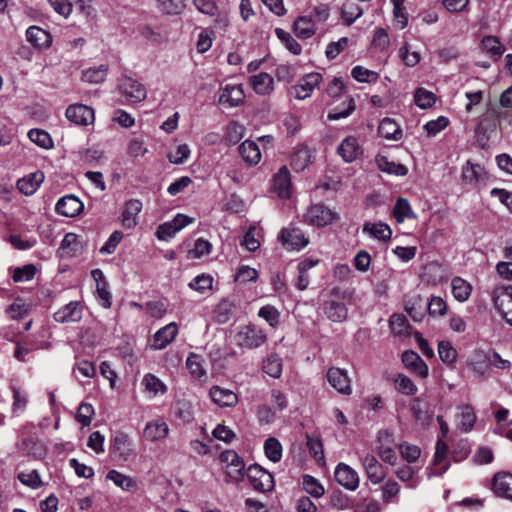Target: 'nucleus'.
<instances>
[{"instance_id": "nucleus-1", "label": "nucleus", "mask_w": 512, "mask_h": 512, "mask_svg": "<svg viewBox=\"0 0 512 512\" xmlns=\"http://www.w3.org/2000/svg\"><path fill=\"white\" fill-rule=\"evenodd\" d=\"M234 340L236 345L243 349H255L266 342L267 335L263 329L248 324L238 327Z\"/></svg>"}, {"instance_id": "nucleus-2", "label": "nucleus", "mask_w": 512, "mask_h": 512, "mask_svg": "<svg viewBox=\"0 0 512 512\" xmlns=\"http://www.w3.org/2000/svg\"><path fill=\"white\" fill-rule=\"evenodd\" d=\"M305 223L315 227H325L338 220V215L323 204L311 205L303 215Z\"/></svg>"}, {"instance_id": "nucleus-3", "label": "nucleus", "mask_w": 512, "mask_h": 512, "mask_svg": "<svg viewBox=\"0 0 512 512\" xmlns=\"http://www.w3.org/2000/svg\"><path fill=\"white\" fill-rule=\"evenodd\" d=\"M394 447L395 439L393 432L389 430L379 431L376 445L377 455L383 462L391 466H394L397 462V454Z\"/></svg>"}, {"instance_id": "nucleus-4", "label": "nucleus", "mask_w": 512, "mask_h": 512, "mask_svg": "<svg viewBox=\"0 0 512 512\" xmlns=\"http://www.w3.org/2000/svg\"><path fill=\"white\" fill-rule=\"evenodd\" d=\"M322 75L318 72H312L301 77L298 82L291 87V95L298 99L304 100L310 97L313 91L320 85Z\"/></svg>"}, {"instance_id": "nucleus-5", "label": "nucleus", "mask_w": 512, "mask_h": 512, "mask_svg": "<svg viewBox=\"0 0 512 512\" xmlns=\"http://www.w3.org/2000/svg\"><path fill=\"white\" fill-rule=\"evenodd\" d=\"M220 461L225 465V471L230 481L238 482L244 477L245 464L233 450H226L220 454Z\"/></svg>"}, {"instance_id": "nucleus-6", "label": "nucleus", "mask_w": 512, "mask_h": 512, "mask_svg": "<svg viewBox=\"0 0 512 512\" xmlns=\"http://www.w3.org/2000/svg\"><path fill=\"white\" fill-rule=\"evenodd\" d=\"M247 477L252 487L259 492H269L274 488L272 474L259 465H251L247 469Z\"/></svg>"}, {"instance_id": "nucleus-7", "label": "nucleus", "mask_w": 512, "mask_h": 512, "mask_svg": "<svg viewBox=\"0 0 512 512\" xmlns=\"http://www.w3.org/2000/svg\"><path fill=\"white\" fill-rule=\"evenodd\" d=\"M119 91L130 103L141 102L147 95L144 85L131 77H124L120 80Z\"/></svg>"}, {"instance_id": "nucleus-8", "label": "nucleus", "mask_w": 512, "mask_h": 512, "mask_svg": "<svg viewBox=\"0 0 512 512\" xmlns=\"http://www.w3.org/2000/svg\"><path fill=\"white\" fill-rule=\"evenodd\" d=\"M328 383L340 394L350 395L352 393L351 380L347 370L339 367H331L326 373Z\"/></svg>"}, {"instance_id": "nucleus-9", "label": "nucleus", "mask_w": 512, "mask_h": 512, "mask_svg": "<svg viewBox=\"0 0 512 512\" xmlns=\"http://www.w3.org/2000/svg\"><path fill=\"white\" fill-rule=\"evenodd\" d=\"M493 302L502 317L512 326V286L497 290Z\"/></svg>"}, {"instance_id": "nucleus-10", "label": "nucleus", "mask_w": 512, "mask_h": 512, "mask_svg": "<svg viewBox=\"0 0 512 512\" xmlns=\"http://www.w3.org/2000/svg\"><path fill=\"white\" fill-rule=\"evenodd\" d=\"M110 453L122 461L133 454V442L124 432H117L111 440Z\"/></svg>"}, {"instance_id": "nucleus-11", "label": "nucleus", "mask_w": 512, "mask_h": 512, "mask_svg": "<svg viewBox=\"0 0 512 512\" xmlns=\"http://www.w3.org/2000/svg\"><path fill=\"white\" fill-rule=\"evenodd\" d=\"M66 118L76 124L87 126L94 122V110L83 104H72L68 106L65 112Z\"/></svg>"}, {"instance_id": "nucleus-12", "label": "nucleus", "mask_w": 512, "mask_h": 512, "mask_svg": "<svg viewBox=\"0 0 512 512\" xmlns=\"http://www.w3.org/2000/svg\"><path fill=\"white\" fill-rule=\"evenodd\" d=\"M363 153L362 146L355 136H347L337 147V154L345 163H352Z\"/></svg>"}, {"instance_id": "nucleus-13", "label": "nucleus", "mask_w": 512, "mask_h": 512, "mask_svg": "<svg viewBox=\"0 0 512 512\" xmlns=\"http://www.w3.org/2000/svg\"><path fill=\"white\" fill-rule=\"evenodd\" d=\"M334 476L338 484L350 491H354L359 487L358 473L345 463H339L336 466Z\"/></svg>"}, {"instance_id": "nucleus-14", "label": "nucleus", "mask_w": 512, "mask_h": 512, "mask_svg": "<svg viewBox=\"0 0 512 512\" xmlns=\"http://www.w3.org/2000/svg\"><path fill=\"white\" fill-rule=\"evenodd\" d=\"M283 246L288 250H300L306 247L309 243L308 238L302 233L301 230L296 228L282 229L279 235Z\"/></svg>"}, {"instance_id": "nucleus-15", "label": "nucleus", "mask_w": 512, "mask_h": 512, "mask_svg": "<svg viewBox=\"0 0 512 512\" xmlns=\"http://www.w3.org/2000/svg\"><path fill=\"white\" fill-rule=\"evenodd\" d=\"M177 334L178 326L175 322H171L154 334L150 345L154 350H162L176 338Z\"/></svg>"}, {"instance_id": "nucleus-16", "label": "nucleus", "mask_w": 512, "mask_h": 512, "mask_svg": "<svg viewBox=\"0 0 512 512\" xmlns=\"http://www.w3.org/2000/svg\"><path fill=\"white\" fill-rule=\"evenodd\" d=\"M367 478L372 484L381 483L386 477V472L382 464L372 454H366L362 460Z\"/></svg>"}, {"instance_id": "nucleus-17", "label": "nucleus", "mask_w": 512, "mask_h": 512, "mask_svg": "<svg viewBox=\"0 0 512 512\" xmlns=\"http://www.w3.org/2000/svg\"><path fill=\"white\" fill-rule=\"evenodd\" d=\"M273 190L282 199H287L291 196V175L286 166H282L273 176Z\"/></svg>"}, {"instance_id": "nucleus-18", "label": "nucleus", "mask_w": 512, "mask_h": 512, "mask_svg": "<svg viewBox=\"0 0 512 512\" xmlns=\"http://www.w3.org/2000/svg\"><path fill=\"white\" fill-rule=\"evenodd\" d=\"M323 312L333 322H343L348 315L345 303L338 297L326 300L323 304Z\"/></svg>"}, {"instance_id": "nucleus-19", "label": "nucleus", "mask_w": 512, "mask_h": 512, "mask_svg": "<svg viewBox=\"0 0 512 512\" xmlns=\"http://www.w3.org/2000/svg\"><path fill=\"white\" fill-rule=\"evenodd\" d=\"M84 205L74 195H66L60 198L56 204L55 210L58 214L66 217H75L83 210Z\"/></svg>"}, {"instance_id": "nucleus-20", "label": "nucleus", "mask_w": 512, "mask_h": 512, "mask_svg": "<svg viewBox=\"0 0 512 512\" xmlns=\"http://www.w3.org/2000/svg\"><path fill=\"white\" fill-rule=\"evenodd\" d=\"M82 306L78 301H71L54 313L58 323L78 322L82 318Z\"/></svg>"}, {"instance_id": "nucleus-21", "label": "nucleus", "mask_w": 512, "mask_h": 512, "mask_svg": "<svg viewBox=\"0 0 512 512\" xmlns=\"http://www.w3.org/2000/svg\"><path fill=\"white\" fill-rule=\"evenodd\" d=\"M26 39L34 48L39 50L47 49L52 44L51 34L38 26H30L26 30Z\"/></svg>"}, {"instance_id": "nucleus-22", "label": "nucleus", "mask_w": 512, "mask_h": 512, "mask_svg": "<svg viewBox=\"0 0 512 512\" xmlns=\"http://www.w3.org/2000/svg\"><path fill=\"white\" fill-rule=\"evenodd\" d=\"M44 173L36 171L20 178L17 183V189L26 196L33 195L44 181Z\"/></svg>"}, {"instance_id": "nucleus-23", "label": "nucleus", "mask_w": 512, "mask_h": 512, "mask_svg": "<svg viewBox=\"0 0 512 512\" xmlns=\"http://www.w3.org/2000/svg\"><path fill=\"white\" fill-rule=\"evenodd\" d=\"M209 396L219 407H234L238 403L236 393L220 386H212L209 390Z\"/></svg>"}, {"instance_id": "nucleus-24", "label": "nucleus", "mask_w": 512, "mask_h": 512, "mask_svg": "<svg viewBox=\"0 0 512 512\" xmlns=\"http://www.w3.org/2000/svg\"><path fill=\"white\" fill-rule=\"evenodd\" d=\"M142 210V202L138 199H131L124 205L121 215L122 226L126 229H132L137 224V216Z\"/></svg>"}, {"instance_id": "nucleus-25", "label": "nucleus", "mask_w": 512, "mask_h": 512, "mask_svg": "<svg viewBox=\"0 0 512 512\" xmlns=\"http://www.w3.org/2000/svg\"><path fill=\"white\" fill-rule=\"evenodd\" d=\"M62 256L74 257L84 251L83 241L80 236L75 233H67L60 245Z\"/></svg>"}, {"instance_id": "nucleus-26", "label": "nucleus", "mask_w": 512, "mask_h": 512, "mask_svg": "<svg viewBox=\"0 0 512 512\" xmlns=\"http://www.w3.org/2000/svg\"><path fill=\"white\" fill-rule=\"evenodd\" d=\"M362 232L383 242L389 241L392 236L390 226L383 222H366L363 225Z\"/></svg>"}, {"instance_id": "nucleus-27", "label": "nucleus", "mask_w": 512, "mask_h": 512, "mask_svg": "<svg viewBox=\"0 0 512 512\" xmlns=\"http://www.w3.org/2000/svg\"><path fill=\"white\" fill-rule=\"evenodd\" d=\"M312 159V150L306 145H299L291 157L290 164L294 171L301 172L312 163Z\"/></svg>"}, {"instance_id": "nucleus-28", "label": "nucleus", "mask_w": 512, "mask_h": 512, "mask_svg": "<svg viewBox=\"0 0 512 512\" xmlns=\"http://www.w3.org/2000/svg\"><path fill=\"white\" fill-rule=\"evenodd\" d=\"M249 83L252 89L258 95H268L274 89L273 77L265 72L253 75L249 78Z\"/></svg>"}, {"instance_id": "nucleus-29", "label": "nucleus", "mask_w": 512, "mask_h": 512, "mask_svg": "<svg viewBox=\"0 0 512 512\" xmlns=\"http://www.w3.org/2000/svg\"><path fill=\"white\" fill-rule=\"evenodd\" d=\"M402 362L417 376L425 378L428 375V367L417 353L413 351H405L402 354Z\"/></svg>"}, {"instance_id": "nucleus-30", "label": "nucleus", "mask_w": 512, "mask_h": 512, "mask_svg": "<svg viewBox=\"0 0 512 512\" xmlns=\"http://www.w3.org/2000/svg\"><path fill=\"white\" fill-rule=\"evenodd\" d=\"M457 409V427L462 432L471 431L476 421V414L474 408L469 404H462L459 405Z\"/></svg>"}, {"instance_id": "nucleus-31", "label": "nucleus", "mask_w": 512, "mask_h": 512, "mask_svg": "<svg viewBox=\"0 0 512 512\" xmlns=\"http://www.w3.org/2000/svg\"><path fill=\"white\" fill-rule=\"evenodd\" d=\"M463 180L471 185H476L487 179V172L480 164L467 161L462 169Z\"/></svg>"}, {"instance_id": "nucleus-32", "label": "nucleus", "mask_w": 512, "mask_h": 512, "mask_svg": "<svg viewBox=\"0 0 512 512\" xmlns=\"http://www.w3.org/2000/svg\"><path fill=\"white\" fill-rule=\"evenodd\" d=\"M245 94L241 85H226L220 95V103L236 107L243 103Z\"/></svg>"}, {"instance_id": "nucleus-33", "label": "nucleus", "mask_w": 512, "mask_h": 512, "mask_svg": "<svg viewBox=\"0 0 512 512\" xmlns=\"http://www.w3.org/2000/svg\"><path fill=\"white\" fill-rule=\"evenodd\" d=\"M492 489L498 496L512 498V474L500 472L494 476Z\"/></svg>"}, {"instance_id": "nucleus-34", "label": "nucleus", "mask_w": 512, "mask_h": 512, "mask_svg": "<svg viewBox=\"0 0 512 512\" xmlns=\"http://www.w3.org/2000/svg\"><path fill=\"white\" fill-rule=\"evenodd\" d=\"M168 432V425L164 421L155 420L146 424L143 435L148 441H158L165 438Z\"/></svg>"}, {"instance_id": "nucleus-35", "label": "nucleus", "mask_w": 512, "mask_h": 512, "mask_svg": "<svg viewBox=\"0 0 512 512\" xmlns=\"http://www.w3.org/2000/svg\"><path fill=\"white\" fill-rule=\"evenodd\" d=\"M106 479L112 481L123 491L130 492L136 490L137 488V481L133 477L125 475L115 469H112L107 473Z\"/></svg>"}, {"instance_id": "nucleus-36", "label": "nucleus", "mask_w": 512, "mask_h": 512, "mask_svg": "<svg viewBox=\"0 0 512 512\" xmlns=\"http://www.w3.org/2000/svg\"><path fill=\"white\" fill-rule=\"evenodd\" d=\"M448 445L441 439L436 443L433 465L435 466V475H442L448 469L447 462Z\"/></svg>"}, {"instance_id": "nucleus-37", "label": "nucleus", "mask_w": 512, "mask_h": 512, "mask_svg": "<svg viewBox=\"0 0 512 512\" xmlns=\"http://www.w3.org/2000/svg\"><path fill=\"white\" fill-rule=\"evenodd\" d=\"M451 291L458 302H465L471 296L472 285L467 280L456 276L451 280Z\"/></svg>"}, {"instance_id": "nucleus-38", "label": "nucleus", "mask_w": 512, "mask_h": 512, "mask_svg": "<svg viewBox=\"0 0 512 512\" xmlns=\"http://www.w3.org/2000/svg\"><path fill=\"white\" fill-rule=\"evenodd\" d=\"M239 153L243 160L250 165H256L261 160V152L258 145L250 140L242 142L239 146Z\"/></svg>"}, {"instance_id": "nucleus-39", "label": "nucleus", "mask_w": 512, "mask_h": 512, "mask_svg": "<svg viewBox=\"0 0 512 512\" xmlns=\"http://www.w3.org/2000/svg\"><path fill=\"white\" fill-rule=\"evenodd\" d=\"M378 133L388 140H400L402 137V130L400 126L391 118H384L378 127Z\"/></svg>"}, {"instance_id": "nucleus-40", "label": "nucleus", "mask_w": 512, "mask_h": 512, "mask_svg": "<svg viewBox=\"0 0 512 512\" xmlns=\"http://www.w3.org/2000/svg\"><path fill=\"white\" fill-rule=\"evenodd\" d=\"M294 31L298 37L308 39L315 34L316 23L312 17H299L294 23Z\"/></svg>"}, {"instance_id": "nucleus-41", "label": "nucleus", "mask_w": 512, "mask_h": 512, "mask_svg": "<svg viewBox=\"0 0 512 512\" xmlns=\"http://www.w3.org/2000/svg\"><path fill=\"white\" fill-rule=\"evenodd\" d=\"M377 167L388 174L396 175V176H405L408 172L407 168L400 164L389 161L386 156L378 155L376 157Z\"/></svg>"}, {"instance_id": "nucleus-42", "label": "nucleus", "mask_w": 512, "mask_h": 512, "mask_svg": "<svg viewBox=\"0 0 512 512\" xmlns=\"http://www.w3.org/2000/svg\"><path fill=\"white\" fill-rule=\"evenodd\" d=\"M410 411L415 419L421 425H427L432 416L427 409V405L419 398H414L410 404Z\"/></svg>"}, {"instance_id": "nucleus-43", "label": "nucleus", "mask_w": 512, "mask_h": 512, "mask_svg": "<svg viewBox=\"0 0 512 512\" xmlns=\"http://www.w3.org/2000/svg\"><path fill=\"white\" fill-rule=\"evenodd\" d=\"M142 385L145 387V391L153 397L158 394L163 395L167 391L166 385L158 377L151 373L144 375L142 379Z\"/></svg>"}, {"instance_id": "nucleus-44", "label": "nucleus", "mask_w": 512, "mask_h": 512, "mask_svg": "<svg viewBox=\"0 0 512 512\" xmlns=\"http://www.w3.org/2000/svg\"><path fill=\"white\" fill-rule=\"evenodd\" d=\"M393 216L398 223H402L408 218L416 217L409 201L405 198L397 199L393 208Z\"/></svg>"}, {"instance_id": "nucleus-45", "label": "nucleus", "mask_w": 512, "mask_h": 512, "mask_svg": "<svg viewBox=\"0 0 512 512\" xmlns=\"http://www.w3.org/2000/svg\"><path fill=\"white\" fill-rule=\"evenodd\" d=\"M264 453L265 456L272 461L277 463L282 458L283 448L280 441L275 437H269L264 442Z\"/></svg>"}, {"instance_id": "nucleus-46", "label": "nucleus", "mask_w": 512, "mask_h": 512, "mask_svg": "<svg viewBox=\"0 0 512 512\" xmlns=\"http://www.w3.org/2000/svg\"><path fill=\"white\" fill-rule=\"evenodd\" d=\"M204 360L202 357L195 353H190L186 359V366L189 370L190 375L193 378L201 379L206 375V370L204 368Z\"/></svg>"}, {"instance_id": "nucleus-47", "label": "nucleus", "mask_w": 512, "mask_h": 512, "mask_svg": "<svg viewBox=\"0 0 512 512\" xmlns=\"http://www.w3.org/2000/svg\"><path fill=\"white\" fill-rule=\"evenodd\" d=\"M30 310L31 305L18 298L6 308L5 313L12 320H18L25 317L30 312Z\"/></svg>"}, {"instance_id": "nucleus-48", "label": "nucleus", "mask_w": 512, "mask_h": 512, "mask_svg": "<svg viewBox=\"0 0 512 512\" xmlns=\"http://www.w3.org/2000/svg\"><path fill=\"white\" fill-rule=\"evenodd\" d=\"M29 139L43 149H51L54 145L48 132L42 129H31L28 132Z\"/></svg>"}, {"instance_id": "nucleus-49", "label": "nucleus", "mask_w": 512, "mask_h": 512, "mask_svg": "<svg viewBox=\"0 0 512 512\" xmlns=\"http://www.w3.org/2000/svg\"><path fill=\"white\" fill-rule=\"evenodd\" d=\"M263 371L277 379L282 374V361L276 354H271L263 362Z\"/></svg>"}, {"instance_id": "nucleus-50", "label": "nucleus", "mask_w": 512, "mask_h": 512, "mask_svg": "<svg viewBox=\"0 0 512 512\" xmlns=\"http://www.w3.org/2000/svg\"><path fill=\"white\" fill-rule=\"evenodd\" d=\"M175 416L183 423H189L193 419V405L187 400H178L174 407Z\"/></svg>"}, {"instance_id": "nucleus-51", "label": "nucleus", "mask_w": 512, "mask_h": 512, "mask_svg": "<svg viewBox=\"0 0 512 512\" xmlns=\"http://www.w3.org/2000/svg\"><path fill=\"white\" fill-rule=\"evenodd\" d=\"M302 485L304 490L315 498L322 497L325 493L323 485L311 475L306 474L302 477Z\"/></svg>"}, {"instance_id": "nucleus-52", "label": "nucleus", "mask_w": 512, "mask_h": 512, "mask_svg": "<svg viewBox=\"0 0 512 512\" xmlns=\"http://www.w3.org/2000/svg\"><path fill=\"white\" fill-rule=\"evenodd\" d=\"M482 48L491 56H501L504 53V46L501 44L498 37L487 35L481 41Z\"/></svg>"}, {"instance_id": "nucleus-53", "label": "nucleus", "mask_w": 512, "mask_h": 512, "mask_svg": "<svg viewBox=\"0 0 512 512\" xmlns=\"http://www.w3.org/2000/svg\"><path fill=\"white\" fill-rule=\"evenodd\" d=\"M107 71L108 67L106 65L89 68L83 72L82 79L88 83L99 84L105 80Z\"/></svg>"}, {"instance_id": "nucleus-54", "label": "nucleus", "mask_w": 512, "mask_h": 512, "mask_svg": "<svg viewBox=\"0 0 512 512\" xmlns=\"http://www.w3.org/2000/svg\"><path fill=\"white\" fill-rule=\"evenodd\" d=\"M397 448L401 457L408 463L416 462L421 455V449L417 445L408 442L398 444Z\"/></svg>"}, {"instance_id": "nucleus-55", "label": "nucleus", "mask_w": 512, "mask_h": 512, "mask_svg": "<svg viewBox=\"0 0 512 512\" xmlns=\"http://www.w3.org/2000/svg\"><path fill=\"white\" fill-rule=\"evenodd\" d=\"M415 104L421 109L431 108L436 101V96L433 92L424 88H418L414 93Z\"/></svg>"}, {"instance_id": "nucleus-56", "label": "nucleus", "mask_w": 512, "mask_h": 512, "mask_svg": "<svg viewBox=\"0 0 512 512\" xmlns=\"http://www.w3.org/2000/svg\"><path fill=\"white\" fill-rule=\"evenodd\" d=\"M362 9L354 1H346L342 7V17L346 25H351L361 15Z\"/></svg>"}, {"instance_id": "nucleus-57", "label": "nucleus", "mask_w": 512, "mask_h": 512, "mask_svg": "<svg viewBox=\"0 0 512 512\" xmlns=\"http://www.w3.org/2000/svg\"><path fill=\"white\" fill-rule=\"evenodd\" d=\"M275 34L291 53L294 55H299L301 53V45L291 36L289 32L281 28H276Z\"/></svg>"}, {"instance_id": "nucleus-58", "label": "nucleus", "mask_w": 512, "mask_h": 512, "mask_svg": "<svg viewBox=\"0 0 512 512\" xmlns=\"http://www.w3.org/2000/svg\"><path fill=\"white\" fill-rule=\"evenodd\" d=\"M213 278L209 274H200L197 275L193 280H191L188 284L189 288L195 290L199 293H205L208 290L212 289Z\"/></svg>"}, {"instance_id": "nucleus-59", "label": "nucleus", "mask_w": 512, "mask_h": 512, "mask_svg": "<svg viewBox=\"0 0 512 512\" xmlns=\"http://www.w3.org/2000/svg\"><path fill=\"white\" fill-rule=\"evenodd\" d=\"M438 354L440 359L447 364L454 363L457 358V351L449 341L439 342Z\"/></svg>"}, {"instance_id": "nucleus-60", "label": "nucleus", "mask_w": 512, "mask_h": 512, "mask_svg": "<svg viewBox=\"0 0 512 512\" xmlns=\"http://www.w3.org/2000/svg\"><path fill=\"white\" fill-rule=\"evenodd\" d=\"M352 77L358 82L372 83L376 82L379 78L378 73L366 69L362 66H355L351 71Z\"/></svg>"}, {"instance_id": "nucleus-61", "label": "nucleus", "mask_w": 512, "mask_h": 512, "mask_svg": "<svg viewBox=\"0 0 512 512\" xmlns=\"http://www.w3.org/2000/svg\"><path fill=\"white\" fill-rule=\"evenodd\" d=\"M212 250V244L204 239L198 238L192 249L189 250V256L194 259H199L204 255H208Z\"/></svg>"}, {"instance_id": "nucleus-62", "label": "nucleus", "mask_w": 512, "mask_h": 512, "mask_svg": "<svg viewBox=\"0 0 512 512\" xmlns=\"http://www.w3.org/2000/svg\"><path fill=\"white\" fill-rule=\"evenodd\" d=\"M258 316L263 318L271 327H276L279 323L280 313L274 306L265 305L260 308Z\"/></svg>"}, {"instance_id": "nucleus-63", "label": "nucleus", "mask_w": 512, "mask_h": 512, "mask_svg": "<svg viewBox=\"0 0 512 512\" xmlns=\"http://www.w3.org/2000/svg\"><path fill=\"white\" fill-rule=\"evenodd\" d=\"M427 309L431 316H443L447 312V303L439 296H432L427 304Z\"/></svg>"}, {"instance_id": "nucleus-64", "label": "nucleus", "mask_w": 512, "mask_h": 512, "mask_svg": "<svg viewBox=\"0 0 512 512\" xmlns=\"http://www.w3.org/2000/svg\"><path fill=\"white\" fill-rule=\"evenodd\" d=\"M395 384L397 390L403 394L414 395L417 392V387L413 381L403 374H399L395 378Z\"/></svg>"}]
</instances>
